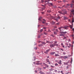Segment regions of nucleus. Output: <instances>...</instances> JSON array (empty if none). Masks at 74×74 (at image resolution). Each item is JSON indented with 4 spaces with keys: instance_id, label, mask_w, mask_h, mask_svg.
I'll return each instance as SVG.
<instances>
[{
    "instance_id": "obj_1",
    "label": "nucleus",
    "mask_w": 74,
    "mask_h": 74,
    "mask_svg": "<svg viewBox=\"0 0 74 74\" xmlns=\"http://www.w3.org/2000/svg\"><path fill=\"white\" fill-rule=\"evenodd\" d=\"M56 45V44L55 43H53V44H50V46L51 47H54V46Z\"/></svg>"
},
{
    "instance_id": "obj_2",
    "label": "nucleus",
    "mask_w": 74,
    "mask_h": 74,
    "mask_svg": "<svg viewBox=\"0 0 74 74\" xmlns=\"http://www.w3.org/2000/svg\"><path fill=\"white\" fill-rule=\"evenodd\" d=\"M59 58H67V57H66V56H64V57L63 56H60V57H59Z\"/></svg>"
},
{
    "instance_id": "obj_3",
    "label": "nucleus",
    "mask_w": 74,
    "mask_h": 74,
    "mask_svg": "<svg viewBox=\"0 0 74 74\" xmlns=\"http://www.w3.org/2000/svg\"><path fill=\"white\" fill-rule=\"evenodd\" d=\"M60 16H58V17L57 18H56H56H55V20H56V21H57V22H58V19H60Z\"/></svg>"
},
{
    "instance_id": "obj_4",
    "label": "nucleus",
    "mask_w": 74,
    "mask_h": 74,
    "mask_svg": "<svg viewBox=\"0 0 74 74\" xmlns=\"http://www.w3.org/2000/svg\"><path fill=\"white\" fill-rule=\"evenodd\" d=\"M39 61H38V62H34V64H39Z\"/></svg>"
},
{
    "instance_id": "obj_5",
    "label": "nucleus",
    "mask_w": 74,
    "mask_h": 74,
    "mask_svg": "<svg viewBox=\"0 0 74 74\" xmlns=\"http://www.w3.org/2000/svg\"><path fill=\"white\" fill-rule=\"evenodd\" d=\"M50 50H47L46 51H44L45 53V54H47L48 53L49 51Z\"/></svg>"
},
{
    "instance_id": "obj_6",
    "label": "nucleus",
    "mask_w": 74,
    "mask_h": 74,
    "mask_svg": "<svg viewBox=\"0 0 74 74\" xmlns=\"http://www.w3.org/2000/svg\"><path fill=\"white\" fill-rule=\"evenodd\" d=\"M58 12L60 13V14H62L63 15H64L65 14V13H62V12H61V11H58Z\"/></svg>"
},
{
    "instance_id": "obj_7",
    "label": "nucleus",
    "mask_w": 74,
    "mask_h": 74,
    "mask_svg": "<svg viewBox=\"0 0 74 74\" xmlns=\"http://www.w3.org/2000/svg\"><path fill=\"white\" fill-rule=\"evenodd\" d=\"M62 61L61 60H60V61L59 62H58V63L59 64H62V63H61Z\"/></svg>"
},
{
    "instance_id": "obj_8",
    "label": "nucleus",
    "mask_w": 74,
    "mask_h": 74,
    "mask_svg": "<svg viewBox=\"0 0 74 74\" xmlns=\"http://www.w3.org/2000/svg\"><path fill=\"white\" fill-rule=\"evenodd\" d=\"M71 12H72V14H73V15H74V9H72V10Z\"/></svg>"
},
{
    "instance_id": "obj_9",
    "label": "nucleus",
    "mask_w": 74,
    "mask_h": 74,
    "mask_svg": "<svg viewBox=\"0 0 74 74\" xmlns=\"http://www.w3.org/2000/svg\"><path fill=\"white\" fill-rule=\"evenodd\" d=\"M43 20L44 21H42V23H45L46 22V21L44 19H43Z\"/></svg>"
},
{
    "instance_id": "obj_10",
    "label": "nucleus",
    "mask_w": 74,
    "mask_h": 74,
    "mask_svg": "<svg viewBox=\"0 0 74 74\" xmlns=\"http://www.w3.org/2000/svg\"><path fill=\"white\" fill-rule=\"evenodd\" d=\"M74 22V19L73 18H72V26H73V22Z\"/></svg>"
},
{
    "instance_id": "obj_11",
    "label": "nucleus",
    "mask_w": 74,
    "mask_h": 74,
    "mask_svg": "<svg viewBox=\"0 0 74 74\" xmlns=\"http://www.w3.org/2000/svg\"><path fill=\"white\" fill-rule=\"evenodd\" d=\"M55 56L56 57L59 56H60V55H59L58 54H55Z\"/></svg>"
},
{
    "instance_id": "obj_12",
    "label": "nucleus",
    "mask_w": 74,
    "mask_h": 74,
    "mask_svg": "<svg viewBox=\"0 0 74 74\" xmlns=\"http://www.w3.org/2000/svg\"><path fill=\"white\" fill-rule=\"evenodd\" d=\"M44 64L46 67H48L49 66L48 65H47V64H45V63H44Z\"/></svg>"
},
{
    "instance_id": "obj_13",
    "label": "nucleus",
    "mask_w": 74,
    "mask_h": 74,
    "mask_svg": "<svg viewBox=\"0 0 74 74\" xmlns=\"http://www.w3.org/2000/svg\"><path fill=\"white\" fill-rule=\"evenodd\" d=\"M62 28H64V27H60V28H59V29L60 30V31H62V29H62Z\"/></svg>"
},
{
    "instance_id": "obj_14",
    "label": "nucleus",
    "mask_w": 74,
    "mask_h": 74,
    "mask_svg": "<svg viewBox=\"0 0 74 74\" xmlns=\"http://www.w3.org/2000/svg\"><path fill=\"white\" fill-rule=\"evenodd\" d=\"M51 24H54V23H55V22L52 21V22H51Z\"/></svg>"
},
{
    "instance_id": "obj_15",
    "label": "nucleus",
    "mask_w": 74,
    "mask_h": 74,
    "mask_svg": "<svg viewBox=\"0 0 74 74\" xmlns=\"http://www.w3.org/2000/svg\"><path fill=\"white\" fill-rule=\"evenodd\" d=\"M42 17H39V19H38V20L39 21H41V19H42Z\"/></svg>"
},
{
    "instance_id": "obj_16",
    "label": "nucleus",
    "mask_w": 74,
    "mask_h": 74,
    "mask_svg": "<svg viewBox=\"0 0 74 74\" xmlns=\"http://www.w3.org/2000/svg\"><path fill=\"white\" fill-rule=\"evenodd\" d=\"M39 73H40V74H45V73H43V72H40Z\"/></svg>"
},
{
    "instance_id": "obj_17",
    "label": "nucleus",
    "mask_w": 74,
    "mask_h": 74,
    "mask_svg": "<svg viewBox=\"0 0 74 74\" xmlns=\"http://www.w3.org/2000/svg\"><path fill=\"white\" fill-rule=\"evenodd\" d=\"M56 53L55 52H51V54H55Z\"/></svg>"
},
{
    "instance_id": "obj_18",
    "label": "nucleus",
    "mask_w": 74,
    "mask_h": 74,
    "mask_svg": "<svg viewBox=\"0 0 74 74\" xmlns=\"http://www.w3.org/2000/svg\"><path fill=\"white\" fill-rule=\"evenodd\" d=\"M37 69L38 70V71H40V70H41V69H40V68H38Z\"/></svg>"
},
{
    "instance_id": "obj_19",
    "label": "nucleus",
    "mask_w": 74,
    "mask_h": 74,
    "mask_svg": "<svg viewBox=\"0 0 74 74\" xmlns=\"http://www.w3.org/2000/svg\"><path fill=\"white\" fill-rule=\"evenodd\" d=\"M46 62H49V59H46Z\"/></svg>"
},
{
    "instance_id": "obj_20",
    "label": "nucleus",
    "mask_w": 74,
    "mask_h": 74,
    "mask_svg": "<svg viewBox=\"0 0 74 74\" xmlns=\"http://www.w3.org/2000/svg\"><path fill=\"white\" fill-rule=\"evenodd\" d=\"M49 1H50V0H47V1H45V2H49Z\"/></svg>"
},
{
    "instance_id": "obj_21",
    "label": "nucleus",
    "mask_w": 74,
    "mask_h": 74,
    "mask_svg": "<svg viewBox=\"0 0 74 74\" xmlns=\"http://www.w3.org/2000/svg\"><path fill=\"white\" fill-rule=\"evenodd\" d=\"M38 46H39V47H42V44H39V45H38Z\"/></svg>"
},
{
    "instance_id": "obj_22",
    "label": "nucleus",
    "mask_w": 74,
    "mask_h": 74,
    "mask_svg": "<svg viewBox=\"0 0 74 74\" xmlns=\"http://www.w3.org/2000/svg\"><path fill=\"white\" fill-rule=\"evenodd\" d=\"M69 27H70V28H71V29H72L73 28V26H72V25H70Z\"/></svg>"
},
{
    "instance_id": "obj_23",
    "label": "nucleus",
    "mask_w": 74,
    "mask_h": 74,
    "mask_svg": "<svg viewBox=\"0 0 74 74\" xmlns=\"http://www.w3.org/2000/svg\"><path fill=\"white\" fill-rule=\"evenodd\" d=\"M41 35H38V38H40V37H41Z\"/></svg>"
},
{
    "instance_id": "obj_24",
    "label": "nucleus",
    "mask_w": 74,
    "mask_h": 74,
    "mask_svg": "<svg viewBox=\"0 0 74 74\" xmlns=\"http://www.w3.org/2000/svg\"><path fill=\"white\" fill-rule=\"evenodd\" d=\"M60 36H64V35L63 34H60Z\"/></svg>"
},
{
    "instance_id": "obj_25",
    "label": "nucleus",
    "mask_w": 74,
    "mask_h": 74,
    "mask_svg": "<svg viewBox=\"0 0 74 74\" xmlns=\"http://www.w3.org/2000/svg\"><path fill=\"white\" fill-rule=\"evenodd\" d=\"M63 39H66V37H64H64H63Z\"/></svg>"
},
{
    "instance_id": "obj_26",
    "label": "nucleus",
    "mask_w": 74,
    "mask_h": 74,
    "mask_svg": "<svg viewBox=\"0 0 74 74\" xmlns=\"http://www.w3.org/2000/svg\"><path fill=\"white\" fill-rule=\"evenodd\" d=\"M42 43L43 44H46L45 42H42Z\"/></svg>"
},
{
    "instance_id": "obj_27",
    "label": "nucleus",
    "mask_w": 74,
    "mask_h": 74,
    "mask_svg": "<svg viewBox=\"0 0 74 74\" xmlns=\"http://www.w3.org/2000/svg\"><path fill=\"white\" fill-rule=\"evenodd\" d=\"M67 27H68V26H66V27H64V29H66Z\"/></svg>"
},
{
    "instance_id": "obj_28",
    "label": "nucleus",
    "mask_w": 74,
    "mask_h": 74,
    "mask_svg": "<svg viewBox=\"0 0 74 74\" xmlns=\"http://www.w3.org/2000/svg\"><path fill=\"white\" fill-rule=\"evenodd\" d=\"M60 23L59 22H58V23H57L56 25H59Z\"/></svg>"
},
{
    "instance_id": "obj_29",
    "label": "nucleus",
    "mask_w": 74,
    "mask_h": 74,
    "mask_svg": "<svg viewBox=\"0 0 74 74\" xmlns=\"http://www.w3.org/2000/svg\"><path fill=\"white\" fill-rule=\"evenodd\" d=\"M34 49L35 50H37V47H34Z\"/></svg>"
},
{
    "instance_id": "obj_30",
    "label": "nucleus",
    "mask_w": 74,
    "mask_h": 74,
    "mask_svg": "<svg viewBox=\"0 0 74 74\" xmlns=\"http://www.w3.org/2000/svg\"><path fill=\"white\" fill-rule=\"evenodd\" d=\"M48 12H51V10H47Z\"/></svg>"
},
{
    "instance_id": "obj_31",
    "label": "nucleus",
    "mask_w": 74,
    "mask_h": 74,
    "mask_svg": "<svg viewBox=\"0 0 74 74\" xmlns=\"http://www.w3.org/2000/svg\"><path fill=\"white\" fill-rule=\"evenodd\" d=\"M55 66H58V64H57V63H56V64H55Z\"/></svg>"
},
{
    "instance_id": "obj_32",
    "label": "nucleus",
    "mask_w": 74,
    "mask_h": 74,
    "mask_svg": "<svg viewBox=\"0 0 74 74\" xmlns=\"http://www.w3.org/2000/svg\"><path fill=\"white\" fill-rule=\"evenodd\" d=\"M64 64H68V63H64Z\"/></svg>"
},
{
    "instance_id": "obj_33",
    "label": "nucleus",
    "mask_w": 74,
    "mask_h": 74,
    "mask_svg": "<svg viewBox=\"0 0 74 74\" xmlns=\"http://www.w3.org/2000/svg\"><path fill=\"white\" fill-rule=\"evenodd\" d=\"M49 4H50L52 6L53 4L52 3H49Z\"/></svg>"
},
{
    "instance_id": "obj_34",
    "label": "nucleus",
    "mask_w": 74,
    "mask_h": 74,
    "mask_svg": "<svg viewBox=\"0 0 74 74\" xmlns=\"http://www.w3.org/2000/svg\"><path fill=\"white\" fill-rule=\"evenodd\" d=\"M64 19H67V18H66V16H64Z\"/></svg>"
},
{
    "instance_id": "obj_35",
    "label": "nucleus",
    "mask_w": 74,
    "mask_h": 74,
    "mask_svg": "<svg viewBox=\"0 0 74 74\" xmlns=\"http://www.w3.org/2000/svg\"><path fill=\"white\" fill-rule=\"evenodd\" d=\"M42 31H43V29H40V32H42Z\"/></svg>"
},
{
    "instance_id": "obj_36",
    "label": "nucleus",
    "mask_w": 74,
    "mask_h": 74,
    "mask_svg": "<svg viewBox=\"0 0 74 74\" xmlns=\"http://www.w3.org/2000/svg\"><path fill=\"white\" fill-rule=\"evenodd\" d=\"M55 45H56V46H58V44H55Z\"/></svg>"
},
{
    "instance_id": "obj_37",
    "label": "nucleus",
    "mask_w": 74,
    "mask_h": 74,
    "mask_svg": "<svg viewBox=\"0 0 74 74\" xmlns=\"http://www.w3.org/2000/svg\"><path fill=\"white\" fill-rule=\"evenodd\" d=\"M43 28L44 29H46L47 28H46V27H43Z\"/></svg>"
},
{
    "instance_id": "obj_38",
    "label": "nucleus",
    "mask_w": 74,
    "mask_h": 74,
    "mask_svg": "<svg viewBox=\"0 0 74 74\" xmlns=\"http://www.w3.org/2000/svg\"><path fill=\"white\" fill-rule=\"evenodd\" d=\"M63 32V33L64 34H66V32Z\"/></svg>"
},
{
    "instance_id": "obj_39",
    "label": "nucleus",
    "mask_w": 74,
    "mask_h": 74,
    "mask_svg": "<svg viewBox=\"0 0 74 74\" xmlns=\"http://www.w3.org/2000/svg\"><path fill=\"white\" fill-rule=\"evenodd\" d=\"M57 41H55L54 43L56 44V43H57Z\"/></svg>"
},
{
    "instance_id": "obj_40",
    "label": "nucleus",
    "mask_w": 74,
    "mask_h": 74,
    "mask_svg": "<svg viewBox=\"0 0 74 74\" xmlns=\"http://www.w3.org/2000/svg\"><path fill=\"white\" fill-rule=\"evenodd\" d=\"M73 4H71V8H72L73 7Z\"/></svg>"
},
{
    "instance_id": "obj_41",
    "label": "nucleus",
    "mask_w": 74,
    "mask_h": 74,
    "mask_svg": "<svg viewBox=\"0 0 74 74\" xmlns=\"http://www.w3.org/2000/svg\"><path fill=\"white\" fill-rule=\"evenodd\" d=\"M53 69H50V70L51 71L52 70H53Z\"/></svg>"
},
{
    "instance_id": "obj_42",
    "label": "nucleus",
    "mask_w": 74,
    "mask_h": 74,
    "mask_svg": "<svg viewBox=\"0 0 74 74\" xmlns=\"http://www.w3.org/2000/svg\"><path fill=\"white\" fill-rule=\"evenodd\" d=\"M54 34H57V32H54Z\"/></svg>"
},
{
    "instance_id": "obj_43",
    "label": "nucleus",
    "mask_w": 74,
    "mask_h": 74,
    "mask_svg": "<svg viewBox=\"0 0 74 74\" xmlns=\"http://www.w3.org/2000/svg\"><path fill=\"white\" fill-rule=\"evenodd\" d=\"M41 2L42 3H43V2H44V1L43 0H41Z\"/></svg>"
},
{
    "instance_id": "obj_44",
    "label": "nucleus",
    "mask_w": 74,
    "mask_h": 74,
    "mask_svg": "<svg viewBox=\"0 0 74 74\" xmlns=\"http://www.w3.org/2000/svg\"><path fill=\"white\" fill-rule=\"evenodd\" d=\"M35 73H37V70H35Z\"/></svg>"
},
{
    "instance_id": "obj_45",
    "label": "nucleus",
    "mask_w": 74,
    "mask_h": 74,
    "mask_svg": "<svg viewBox=\"0 0 74 74\" xmlns=\"http://www.w3.org/2000/svg\"><path fill=\"white\" fill-rule=\"evenodd\" d=\"M55 72H57V70H55Z\"/></svg>"
},
{
    "instance_id": "obj_46",
    "label": "nucleus",
    "mask_w": 74,
    "mask_h": 74,
    "mask_svg": "<svg viewBox=\"0 0 74 74\" xmlns=\"http://www.w3.org/2000/svg\"><path fill=\"white\" fill-rule=\"evenodd\" d=\"M44 34L45 35H47V33H46V32H44Z\"/></svg>"
},
{
    "instance_id": "obj_47",
    "label": "nucleus",
    "mask_w": 74,
    "mask_h": 74,
    "mask_svg": "<svg viewBox=\"0 0 74 74\" xmlns=\"http://www.w3.org/2000/svg\"><path fill=\"white\" fill-rule=\"evenodd\" d=\"M48 25V23H46V25Z\"/></svg>"
},
{
    "instance_id": "obj_48",
    "label": "nucleus",
    "mask_w": 74,
    "mask_h": 74,
    "mask_svg": "<svg viewBox=\"0 0 74 74\" xmlns=\"http://www.w3.org/2000/svg\"><path fill=\"white\" fill-rule=\"evenodd\" d=\"M61 45H62V46H63V43H61Z\"/></svg>"
},
{
    "instance_id": "obj_49",
    "label": "nucleus",
    "mask_w": 74,
    "mask_h": 74,
    "mask_svg": "<svg viewBox=\"0 0 74 74\" xmlns=\"http://www.w3.org/2000/svg\"><path fill=\"white\" fill-rule=\"evenodd\" d=\"M63 47V48H65V47H64V45H63L62 46Z\"/></svg>"
},
{
    "instance_id": "obj_50",
    "label": "nucleus",
    "mask_w": 74,
    "mask_h": 74,
    "mask_svg": "<svg viewBox=\"0 0 74 74\" xmlns=\"http://www.w3.org/2000/svg\"><path fill=\"white\" fill-rule=\"evenodd\" d=\"M69 45L70 46H71V44H69Z\"/></svg>"
},
{
    "instance_id": "obj_51",
    "label": "nucleus",
    "mask_w": 74,
    "mask_h": 74,
    "mask_svg": "<svg viewBox=\"0 0 74 74\" xmlns=\"http://www.w3.org/2000/svg\"><path fill=\"white\" fill-rule=\"evenodd\" d=\"M69 41H71V40L70 39H69Z\"/></svg>"
},
{
    "instance_id": "obj_52",
    "label": "nucleus",
    "mask_w": 74,
    "mask_h": 74,
    "mask_svg": "<svg viewBox=\"0 0 74 74\" xmlns=\"http://www.w3.org/2000/svg\"><path fill=\"white\" fill-rule=\"evenodd\" d=\"M60 50H62V51H63V49H60Z\"/></svg>"
},
{
    "instance_id": "obj_53",
    "label": "nucleus",
    "mask_w": 74,
    "mask_h": 74,
    "mask_svg": "<svg viewBox=\"0 0 74 74\" xmlns=\"http://www.w3.org/2000/svg\"><path fill=\"white\" fill-rule=\"evenodd\" d=\"M43 68L45 69H46V67H44Z\"/></svg>"
},
{
    "instance_id": "obj_54",
    "label": "nucleus",
    "mask_w": 74,
    "mask_h": 74,
    "mask_svg": "<svg viewBox=\"0 0 74 74\" xmlns=\"http://www.w3.org/2000/svg\"><path fill=\"white\" fill-rule=\"evenodd\" d=\"M69 4H67V6H69Z\"/></svg>"
},
{
    "instance_id": "obj_55",
    "label": "nucleus",
    "mask_w": 74,
    "mask_h": 74,
    "mask_svg": "<svg viewBox=\"0 0 74 74\" xmlns=\"http://www.w3.org/2000/svg\"><path fill=\"white\" fill-rule=\"evenodd\" d=\"M72 30L73 31H74V28H73V29H72Z\"/></svg>"
},
{
    "instance_id": "obj_56",
    "label": "nucleus",
    "mask_w": 74,
    "mask_h": 74,
    "mask_svg": "<svg viewBox=\"0 0 74 74\" xmlns=\"http://www.w3.org/2000/svg\"><path fill=\"white\" fill-rule=\"evenodd\" d=\"M72 59H71V63H72Z\"/></svg>"
},
{
    "instance_id": "obj_57",
    "label": "nucleus",
    "mask_w": 74,
    "mask_h": 74,
    "mask_svg": "<svg viewBox=\"0 0 74 74\" xmlns=\"http://www.w3.org/2000/svg\"><path fill=\"white\" fill-rule=\"evenodd\" d=\"M68 68H69V67H68V66H67L66 68L68 69Z\"/></svg>"
},
{
    "instance_id": "obj_58",
    "label": "nucleus",
    "mask_w": 74,
    "mask_h": 74,
    "mask_svg": "<svg viewBox=\"0 0 74 74\" xmlns=\"http://www.w3.org/2000/svg\"><path fill=\"white\" fill-rule=\"evenodd\" d=\"M63 2H66V1H63Z\"/></svg>"
},
{
    "instance_id": "obj_59",
    "label": "nucleus",
    "mask_w": 74,
    "mask_h": 74,
    "mask_svg": "<svg viewBox=\"0 0 74 74\" xmlns=\"http://www.w3.org/2000/svg\"><path fill=\"white\" fill-rule=\"evenodd\" d=\"M63 54H64V55L65 54V53H63Z\"/></svg>"
},
{
    "instance_id": "obj_60",
    "label": "nucleus",
    "mask_w": 74,
    "mask_h": 74,
    "mask_svg": "<svg viewBox=\"0 0 74 74\" xmlns=\"http://www.w3.org/2000/svg\"><path fill=\"white\" fill-rule=\"evenodd\" d=\"M49 64H51V63H50V62H49Z\"/></svg>"
},
{
    "instance_id": "obj_61",
    "label": "nucleus",
    "mask_w": 74,
    "mask_h": 74,
    "mask_svg": "<svg viewBox=\"0 0 74 74\" xmlns=\"http://www.w3.org/2000/svg\"><path fill=\"white\" fill-rule=\"evenodd\" d=\"M61 73H63V71H61Z\"/></svg>"
},
{
    "instance_id": "obj_62",
    "label": "nucleus",
    "mask_w": 74,
    "mask_h": 74,
    "mask_svg": "<svg viewBox=\"0 0 74 74\" xmlns=\"http://www.w3.org/2000/svg\"><path fill=\"white\" fill-rule=\"evenodd\" d=\"M51 31L50 30H49L48 32H50Z\"/></svg>"
},
{
    "instance_id": "obj_63",
    "label": "nucleus",
    "mask_w": 74,
    "mask_h": 74,
    "mask_svg": "<svg viewBox=\"0 0 74 74\" xmlns=\"http://www.w3.org/2000/svg\"><path fill=\"white\" fill-rule=\"evenodd\" d=\"M51 66L52 67H54L53 66Z\"/></svg>"
},
{
    "instance_id": "obj_64",
    "label": "nucleus",
    "mask_w": 74,
    "mask_h": 74,
    "mask_svg": "<svg viewBox=\"0 0 74 74\" xmlns=\"http://www.w3.org/2000/svg\"><path fill=\"white\" fill-rule=\"evenodd\" d=\"M72 37H73V36H74L73 35H72Z\"/></svg>"
}]
</instances>
